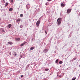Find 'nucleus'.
I'll list each match as a JSON object with an SVG mask.
<instances>
[{"label": "nucleus", "mask_w": 80, "mask_h": 80, "mask_svg": "<svg viewBox=\"0 0 80 80\" xmlns=\"http://www.w3.org/2000/svg\"><path fill=\"white\" fill-rule=\"evenodd\" d=\"M40 20L36 22L37 26L38 27L39 25H40Z\"/></svg>", "instance_id": "f257e3e1"}, {"label": "nucleus", "mask_w": 80, "mask_h": 80, "mask_svg": "<svg viewBox=\"0 0 80 80\" xmlns=\"http://www.w3.org/2000/svg\"><path fill=\"white\" fill-rule=\"evenodd\" d=\"M72 11V9H68L67 10V13L68 14H69L70 12H71V11Z\"/></svg>", "instance_id": "f03ea898"}, {"label": "nucleus", "mask_w": 80, "mask_h": 80, "mask_svg": "<svg viewBox=\"0 0 80 80\" xmlns=\"http://www.w3.org/2000/svg\"><path fill=\"white\" fill-rule=\"evenodd\" d=\"M27 42H24L22 43L21 45L20 46L21 47H23L24 45H25L26 43H27Z\"/></svg>", "instance_id": "7ed1b4c3"}, {"label": "nucleus", "mask_w": 80, "mask_h": 80, "mask_svg": "<svg viewBox=\"0 0 80 80\" xmlns=\"http://www.w3.org/2000/svg\"><path fill=\"white\" fill-rule=\"evenodd\" d=\"M62 22V21H58L57 22V24L58 25H60V24H61V22Z\"/></svg>", "instance_id": "20e7f679"}, {"label": "nucleus", "mask_w": 80, "mask_h": 80, "mask_svg": "<svg viewBox=\"0 0 80 80\" xmlns=\"http://www.w3.org/2000/svg\"><path fill=\"white\" fill-rule=\"evenodd\" d=\"M16 41H20V39L19 38H17L15 39Z\"/></svg>", "instance_id": "39448f33"}, {"label": "nucleus", "mask_w": 80, "mask_h": 80, "mask_svg": "<svg viewBox=\"0 0 80 80\" xmlns=\"http://www.w3.org/2000/svg\"><path fill=\"white\" fill-rule=\"evenodd\" d=\"M61 20H62V18H59L58 19L57 22H58V21H62Z\"/></svg>", "instance_id": "423d86ee"}, {"label": "nucleus", "mask_w": 80, "mask_h": 80, "mask_svg": "<svg viewBox=\"0 0 80 80\" xmlns=\"http://www.w3.org/2000/svg\"><path fill=\"white\" fill-rule=\"evenodd\" d=\"M48 51V49H44L43 52H45V53H47Z\"/></svg>", "instance_id": "0eeeda50"}, {"label": "nucleus", "mask_w": 80, "mask_h": 80, "mask_svg": "<svg viewBox=\"0 0 80 80\" xmlns=\"http://www.w3.org/2000/svg\"><path fill=\"white\" fill-rule=\"evenodd\" d=\"M61 7H65V4L63 3H62L61 4Z\"/></svg>", "instance_id": "6e6552de"}, {"label": "nucleus", "mask_w": 80, "mask_h": 80, "mask_svg": "<svg viewBox=\"0 0 80 80\" xmlns=\"http://www.w3.org/2000/svg\"><path fill=\"white\" fill-rule=\"evenodd\" d=\"M8 43L9 45H12L13 43L11 42H8Z\"/></svg>", "instance_id": "1a4fd4ad"}, {"label": "nucleus", "mask_w": 80, "mask_h": 80, "mask_svg": "<svg viewBox=\"0 0 80 80\" xmlns=\"http://www.w3.org/2000/svg\"><path fill=\"white\" fill-rule=\"evenodd\" d=\"M8 28H11V27H12V24H9L8 25Z\"/></svg>", "instance_id": "9d476101"}, {"label": "nucleus", "mask_w": 80, "mask_h": 80, "mask_svg": "<svg viewBox=\"0 0 80 80\" xmlns=\"http://www.w3.org/2000/svg\"><path fill=\"white\" fill-rule=\"evenodd\" d=\"M20 21H21V19L20 18H19L17 19L16 22H20Z\"/></svg>", "instance_id": "9b49d317"}, {"label": "nucleus", "mask_w": 80, "mask_h": 80, "mask_svg": "<svg viewBox=\"0 0 80 80\" xmlns=\"http://www.w3.org/2000/svg\"><path fill=\"white\" fill-rule=\"evenodd\" d=\"M12 10H13V8H9V11L10 12H12Z\"/></svg>", "instance_id": "f8f14e48"}, {"label": "nucleus", "mask_w": 80, "mask_h": 80, "mask_svg": "<svg viewBox=\"0 0 80 80\" xmlns=\"http://www.w3.org/2000/svg\"><path fill=\"white\" fill-rule=\"evenodd\" d=\"M13 55H14V56H16L17 55V53H16V52H14L13 53Z\"/></svg>", "instance_id": "ddd939ff"}, {"label": "nucleus", "mask_w": 80, "mask_h": 80, "mask_svg": "<svg viewBox=\"0 0 80 80\" xmlns=\"http://www.w3.org/2000/svg\"><path fill=\"white\" fill-rule=\"evenodd\" d=\"M27 7L28 8H30V5H27Z\"/></svg>", "instance_id": "4468645a"}, {"label": "nucleus", "mask_w": 80, "mask_h": 80, "mask_svg": "<svg viewBox=\"0 0 80 80\" xmlns=\"http://www.w3.org/2000/svg\"><path fill=\"white\" fill-rule=\"evenodd\" d=\"M34 48H35V47H32L31 48H30V49L31 50H33V49H34Z\"/></svg>", "instance_id": "2eb2a0df"}, {"label": "nucleus", "mask_w": 80, "mask_h": 80, "mask_svg": "<svg viewBox=\"0 0 80 80\" xmlns=\"http://www.w3.org/2000/svg\"><path fill=\"white\" fill-rule=\"evenodd\" d=\"M23 14H21L20 15V17H23Z\"/></svg>", "instance_id": "dca6fc26"}, {"label": "nucleus", "mask_w": 80, "mask_h": 80, "mask_svg": "<svg viewBox=\"0 0 80 80\" xmlns=\"http://www.w3.org/2000/svg\"><path fill=\"white\" fill-rule=\"evenodd\" d=\"M8 5V3L7 2L5 4V7H7V5Z\"/></svg>", "instance_id": "f3484780"}, {"label": "nucleus", "mask_w": 80, "mask_h": 80, "mask_svg": "<svg viewBox=\"0 0 80 80\" xmlns=\"http://www.w3.org/2000/svg\"><path fill=\"white\" fill-rule=\"evenodd\" d=\"M59 63L60 64H62V63H63V62L60 61L59 62Z\"/></svg>", "instance_id": "a211bd4d"}, {"label": "nucleus", "mask_w": 80, "mask_h": 80, "mask_svg": "<svg viewBox=\"0 0 80 80\" xmlns=\"http://www.w3.org/2000/svg\"><path fill=\"white\" fill-rule=\"evenodd\" d=\"M58 60L57 59L56 60V63H58Z\"/></svg>", "instance_id": "6ab92c4d"}, {"label": "nucleus", "mask_w": 80, "mask_h": 80, "mask_svg": "<svg viewBox=\"0 0 80 80\" xmlns=\"http://www.w3.org/2000/svg\"><path fill=\"white\" fill-rule=\"evenodd\" d=\"M45 71H48L49 70V69H47V68L45 69Z\"/></svg>", "instance_id": "aec40b11"}, {"label": "nucleus", "mask_w": 80, "mask_h": 80, "mask_svg": "<svg viewBox=\"0 0 80 80\" xmlns=\"http://www.w3.org/2000/svg\"><path fill=\"white\" fill-rule=\"evenodd\" d=\"M75 79H76V78H73L72 80H75Z\"/></svg>", "instance_id": "412c9836"}, {"label": "nucleus", "mask_w": 80, "mask_h": 80, "mask_svg": "<svg viewBox=\"0 0 80 80\" xmlns=\"http://www.w3.org/2000/svg\"><path fill=\"white\" fill-rule=\"evenodd\" d=\"M2 32H5V30H2Z\"/></svg>", "instance_id": "4be33fe9"}, {"label": "nucleus", "mask_w": 80, "mask_h": 80, "mask_svg": "<svg viewBox=\"0 0 80 80\" xmlns=\"http://www.w3.org/2000/svg\"><path fill=\"white\" fill-rule=\"evenodd\" d=\"M11 2L12 3H13V0H11Z\"/></svg>", "instance_id": "5701e85b"}, {"label": "nucleus", "mask_w": 80, "mask_h": 80, "mask_svg": "<svg viewBox=\"0 0 80 80\" xmlns=\"http://www.w3.org/2000/svg\"><path fill=\"white\" fill-rule=\"evenodd\" d=\"M62 77H63V76H62L61 75H60V76H59V77H61V78H62Z\"/></svg>", "instance_id": "b1692460"}, {"label": "nucleus", "mask_w": 80, "mask_h": 80, "mask_svg": "<svg viewBox=\"0 0 80 80\" xmlns=\"http://www.w3.org/2000/svg\"><path fill=\"white\" fill-rule=\"evenodd\" d=\"M23 77V75H22L21 76V77L22 78Z\"/></svg>", "instance_id": "393cba45"}, {"label": "nucleus", "mask_w": 80, "mask_h": 80, "mask_svg": "<svg viewBox=\"0 0 80 80\" xmlns=\"http://www.w3.org/2000/svg\"><path fill=\"white\" fill-rule=\"evenodd\" d=\"M45 33H46V34H47V31H45Z\"/></svg>", "instance_id": "a878e982"}, {"label": "nucleus", "mask_w": 80, "mask_h": 80, "mask_svg": "<svg viewBox=\"0 0 80 80\" xmlns=\"http://www.w3.org/2000/svg\"><path fill=\"white\" fill-rule=\"evenodd\" d=\"M52 0H48V1H51Z\"/></svg>", "instance_id": "bb28decb"}, {"label": "nucleus", "mask_w": 80, "mask_h": 80, "mask_svg": "<svg viewBox=\"0 0 80 80\" xmlns=\"http://www.w3.org/2000/svg\"><path fill=\"white\" fill-rule=\"evenodd\" d=\"M46 5H47V4H46Z\"/></svg>", "instance_id": "cd10ccee"}, {"label": "nucleus", "mask_w": 80, "mask_h": 80, "mask_svg": "<svg viewBox=\"0 0 80 80\" xmlns=\"http://www.w3.org/2000/svg\"><path fill=\"white\" fill-rule=\"evenodd\" d=\"M46 5H47V4H46Z\"/></svg>", "instance_id": "c85d7f7f"}, {"label": "nucleus", "mask_w": 80, "mask_h": 80, "mask_svg": "<svg viewBox=\"0 0 80 80\" xmlns=\"http://www.w3.org/2000/svg\"><path fill=\"white\" fill-rule=\"evenodd\" d=\"M45 80H46L45 79Z\"/></svg>", "instance_id": "c756f323"}]
</instances>
